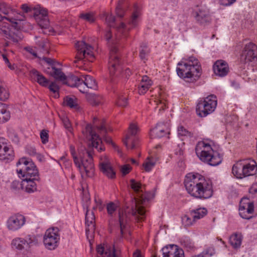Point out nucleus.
Instances as JSON below:
<instances>
[{"mask_svg":"<svg viewBox=\"0 0 257 257\" xmlns=\"http://www.w3.org/2000/svg\"><path fill=\"white\" fill-rule=\"evenodd\" d=\"M130 187L134 192L132 215L138 221L144 220L146 217L145 205L152 197L150 192L145 191L144 186L135 179L130 180Z\"/></svg>","mask_w":257,"mask_h":257,"instance_id":"obj_1","label":"nucleus"},{"mask_svg":"<svg viewBox=\"0 0 257 257\" xmlns=\"http://www.w3.org/2000/svg\"><path fill=\"white\" fill-rule=\"evenodd\" d=\"M178 66L176 69L178 75L187 82L196 81L202 74L201 65L194 57H190L187 62H179Z\"/></svg>","mask_w":257,"mask_h":257,"instance_id":"obj_2","label":"nucleus"},{"mask_svg":"<svg viewBox=\"0 0 257 257\" xmlns=\"http://www.w3.org/2000/svg\"><path fill=\"white\" fill-rule=\"evenodd\" d=\"M108 67L112 81H115V77L127 78L131 74L129 68H124L122 66L118 49L114 44L112 45L110 48Z\"/></svg>","mask_w":257,"mask_h":257,"instance_id":"obj_3","label":"nucleus"},{"mask_svg":"<svg viewBox=\"0 0 257 257\" xmlns=\"http://www.w3.org/2000/svg\"><path fill=\"white\" fill-rule=\"evenodd\" d=\"M70 151L74 162L76 166L79 169L82 176L92 177L94 175V168L92 154L91 151L85 150L84 151L80 152V162L75 155V148L72 145L70 146Z\"/></svg>","mask_w":257,"mask_h":257,"instance_id":"obj_4","label":"nucleus"},{"mask_svg":"<svg viewBox=\"0 0 257 257\" xmlns=\"http://www.w3.org/2000/svg\"><path fill=\"white\" fill-rule=\"evenodd\" d=\"M196 155L202 161L210 166H215L220 164L222 158L219 154L214 152L210 145L204 142H199L196 146Z\"/></svg>","mask_w":257,"mask_h":257,"instance_id":"obj_5","label":"nucleus"},{"mask_svg":"<svg viewBox=\"0 0 257 257\" xmlns=\"http://www.w3.org/2000/svg\"><path fill=\"white\" fill-rule=\"evenodd\" d=\"M17 172L20 178L39 179V172L31 159L22 158L17 163Z\"/></svg>","mask_w":257,"mask_h":257,"instance_id":"obj_6","label":"nucleus"},{"mask_svg":"<svg viewBox=\"0 0 257 257\" xmlns=\"http://www.w3.org/2000/svg\"><path fill=\"white\" fill-rule=\"evenodd\" d=\"M139 16V13L137 11L134 12L131 18L127 22V26H126L124 23L122 22L119 26H115V24L114 23L115 18L111 15H109L108 14L105 15V21L109 26L116 27L118 34L116 35L115 39L116 40H117L118 39V34H122L125 37L126 33L129 31L131 27L134 28L137 26L138 23Z\"/></svg>","mask_w":257,"mask_h":257,"instance_id":"obj_7","label":"nucleus"},{"mask_svg":"<svg viewBox=\"0 0 257 257\" xmlns=\"http://www.w3.org/2000/svg\"><path fill=\"white\" fill-rule=\"evenodd\" d=\"M198 173H189L185 177L184 185L187 192L192 196L198 198L200 189L201 177Z\"/></svg>","mask_w":257,"mask_h":257,"instance_id":"obj_8","label":"nucleus"},{"mask_svg":"<svg viewBox=\"0 0 257 257\" xmlns=\"http://www.w3.org/2000/svg\"><path fill=\"white\" fill-rule=\"evenodd\" d=\"M40 60L44 61L47 65L45 72L49 75L55 78L56 80H64V73L62 71V65L56 61L54 59L46 57L40 58Z\"/></svg>","mask_w":257,"mask_h":257,"instance_id":"obj_9","label":"nucleus"},{"mask_svg":"<svg viewBox=\"0 0 257 257\" xmlns=\"http://www.w3.org/2000/svg\"><path fill=\"white\" fill-rule=\"evenodd\" d=\"M217 105V99L214 95H210L200 100L196 106L197 114L200 117H205L214 111Z\"/></svg>","mask_w":257,"mask_h":257,"instance_id":"obj_10","label":"nucleus"},{"mask_svg":"<svg viewBox=\"0 0 257 257\" xmlns=\"http://www.w3.org/2000/svg\"><path fill=\"white\" fill-rule=\"evenodd\" d=\"M0 33L4 35L6 39L8 40L6 43V46H9V44L17 45L20 42L23 36L22 32L14 27L9 28L7 24L0 23Z\"/></svg>","mask_w":257,"mask_h":257,"instance_id":"obj_11","label":"nucleus"},{"mask_svg":"<svg viewBox=\"0 0 257 257\" xmlns=\"http://www.w3.org/2000/svg\"><path fill=\"white\" fill-rule=\"evenodd\" d=\"M57 227L49 228L46 231L43 236V242L46 248L53 250L58 246L60 239Z\"/></svg>","mask_w":257,"mask_h":257,"instance_id":"obj_12","label":"nucleus"},{"mask_svg":"<svg viewBox=\"0 0 257 257\" xmlns=\"http://www.w3.org/2000/svg\"><path fill=\"white\" fill-rule=\"evenodd\" d=\"M77 53L76 58L78 60L86 59L90 62L94 60L93 48L84 41L78 42L76 44Z\"/></svg>","mask_w":257,"mask_h":257,"instance_id":"obj_13","label":"nucleus"},{"mask_svg":"<svg viewBox=\"0 0 257 257\" xmlns=\"http://www.w3.org/2000/svg\"><path fill=\"white\" fill-rule=\"evenodd\" d=\"M38 241L34 235H27L25 238L17 237L12 240L13 247L19 250H28L30 248L36 244Z\"/></svg>","mask_w":257,"mask_h":257,"instance_id":"obj_14","label":"nucleus"},{"mask_svg":"<svg viewBox=\"0 0 257 257\" xmlns=\"http://www.w3.org/2000/svg\"><path fill=\"white\" fill-rule=\"evenodd\" d=\"M240 61L244 63L250 62L257 63L256 45L251 42L246 44L241 55Z\"/></svg>","mask_w":257,"mask_h":257,"instance_id":"obj_15","label":"nucleus"},{"mask_svg":"<svg viewBox=\"0 0 257 257\" xmlns=\"http://www.w3.org/2000/svg\"><path fill=\"white\" fill-rule=\"evenodd\" d=\"M26 217L22 214L16 213L10 216L7 220L6 226L11 231H16L25 224Z\"/></svg>","mask_w":257,"mask_h":257,"instance_id":"obj_16","label":"nucleus"},{"mask_svg":"<svg viewBox=\"0 0 257 257\" xmlns=\"http://www.w3.org/2000/svg\"><path fill=\"white\" fill-rule=\"evenodd\" d=\"M254 211L253 202L248 198H242L240 201L239 212L240 216L244 219H250Z\"/></svg>","mask_w":257,"mask_h":257,"instance_id":"obj_17","label":"nucleus"},{"mask_svg":"<svg viewBox=\"0 0 257 257\" xmlns=\"http://www.w3.org/2000/svg\"><path fill=\"white\" fill-rule=\"evenodd\" d=\"M83 133H86L87 138L90 141L89 145L97 149L98 151H103L105 148L102 142L101 139L95 133H93L91 125L87 124L85 127V130Z\"/></svg>","mask_w":257,"mask_h":257,"instance_id":"obj_18","label":"nucleus"},{"mask_svg":"<svg viewBox=\"0 0 257 257\" xmlns=\"http://www.w3.org/2000/svg\"><path fill=\"white\" fill-rule=\"evenodd\" d=\"M33 11V16L38 25L42 28H47L49 25L47 10L39 7L34 8Z\"/></svg>","mask_w":257,"mask_h":257,"instance_id":"obj_19","label":"nucleus"},{"mask_svg":"<svg viewBox=\"0 0 257 257\" xmlns=\"http://www.w3.org/2000/svg\"><path fill=\"white\" fill-rule=\"evenodd\" d=\"M200 189L198 199H208L213 195L212 182L210 180H206L203 176L201 177Z\"/></svg>","mask_w":257,"mask_h":257,"instance_id":"obj_20","label":"nucleus"},{"mask_svg":"<svg viewBox=\"0 0 257 257\" xmlns=\"http://www.w3.org/2000/svg\"><path fill=\"white\" fill-rule=\"evenodd\" d=\"M99 169L108 178L113 179L115 177V172L113 170L110 162L106 156L100 158Z\"/></svg>","mask_w":257,"mask_h":257,"instance_id":"obj_21","label":"nucleus"},{"mask_svg":"<svg viewBox=\"0 0 257 257\" xmlns=\"http://www.w3.org/2000/svg\"><path fill=\"white\" fill-rule=\"evenodd\" d=\"M78 86L79 90L82 93H87L89 89L95 90L97 87L95 80L90 75L83 76Z\"/></svg>","mask_w":257,"mask_h":257,"instance_id":"obj_22","label":"nucleus"},{"mask_svg":"<svg viewBox=\"0 0 257 257\" xmlns=\"http://www.w3.org/2000/svg\"><path fill=\"white\" fill-rule=\"evenodd\" d=\"M162 251L163 257H184L183 250L174 244L165 246Z\"/></svg>","mask_w":257,"mask_h":257,"instance_id":"obj_23","label":"nucleus"},{"mask_svg":"<svg viewBox=\"0 0 257 257\" xmlns=\"http://www.w3.org/2000/svg\"><path fill=\"white\" fill-rule=\"evenodd\" d=\"M169 134V130L166 124L163 122L158 123L156 126L150 131V137L152 139L160 138Z\"/></svg>","mask_w":257,"mask_h":257,"instance_id":"obj_24","label":"nucleus"},{"mask_svg":"<svg viewBox=\"0 0 257 257\" xmlns=\"http://www.w3.org/2000/svg\"><path fill=\"white\" fill-rule=\"evenodd\" d=\"M195 14V19L200 25L205 26L210 23L211 19L207 10L201 8Z\"/></svg>","mask_w":257,"mask_h":257,"instance_id":"obj_25","label":"nucleus"},{"mask_svg":"<svg viewBox=\"0 0 257 257\" xmlns=\"http://www.w3.org/2000/svg\"><path fill=\"white\" fill-rule=\"evenodd\" d=\"M86 234H92L95 230V216L92 211L87 210L85 214Z\"/></svg>","mask_w":257,"mask_h":257,"instance_id":"obj_26","label":"nucleus"},{"mask_svg":"<svg viewBox=\"0 0 257 257\" xmlns=\"http://www.w3.org/2000/svg\"><path fill=\"white\" fill-rule=\"evenodd\" d=\"M213 70L216 75L223 77L227 75L229 68L227 64L224 61L220 60L214 64Z\"/></svg>","mask_w":257,"mask_h":257,"instance_id":"obj_27","label":"nucleus"},{"mask_svg":"<svg viewBox=\"0 0 257 257\" xmlns=\"http://www.w3.org/2000/svg\"><path fill=\"white\" fill-rule=\"evenodd\" d=\"M243 161L245 177L255 174L257 171V164L256 162L250 158L243 159Z\"/></svg>","mask_w":257,"mask_h":257,"instance_id":"obj_28","label":"nucleus"},{"mask_svg":"<svg viewBox=\"0 0 257 257\" xmlns=\"http://www.w3.org/2000/svg\"><path fill=\"white\" fill-rule=\"evenodd\" d=\"M244 167L243 159L238 161L232 167V172L233 174L237 178L242 179L245 177Z\"/></svg>","mask_w":257,"mask_h":257,"instance_id":"obj_29","label":"nucleus"},{"mask_svg":"<svg viewBox=\"0 0 257 257\" xmlns=\"http://www.w3.org/2000/svg\"><path fill=\"white\" fill-rule=\"evenodd\" d=\"M30 73L31 77L35 79L40 85L44 87L48 86L49 81L37 70L32 69Z\"/></svg>","mask_w":257,"mask_h":257,"instance_id":"obj_30","label":"nucleus"},{"mask_svg":"<svg viewBox=\"0 0 257 257\" xmlns=\"http://www.w3.org/2000/svg\"><path fill=\"white\" fill-rule=\"evenodd\" d=\"M81 83V78L69 73L65 75V85L71 87H76L79 89L78 85Z\"/></svg>","mask_w":257,"mask_h":257,"instance_id":"obj_31","label":"nucleus"},{"mask_svg":"<svg viewBox=\"0 0 257 257\" xmlns=\"http://www.w3.org/2000/svg\"><path fill=\"white\" fill-rule=\"evenodd\" d=\"M22 185L24 187V190L28 193L34 192L37 190V184L36 181H38L39 179H22Z\"/></svg>","mask_w":257,"mask_h":257,"instance_id":"obj_32","label":"nucleus"},{"mask_svg":"<svg viewBox=\"0 0 257 257\" xmlns=\"http://www.w3.org/2000/svg\"><path fill=\"white\" fill-rule=\"evenodd\" d=\"M97 129L99 131L100 134L102 136L103 140L106 142V143L108 144H111L114 149L117 151L118 153H121V150L118 148V147L112 143L111 139L106 136V133L107 131L106 128L105 127L103 124H102L99 126H97Z\"/></svg>","mask_w":257,"mask_h":257,"instance_id":"obj_33","label":"nucleus"},{"mask_svg":"<svg viewBox=\"0 0 257 257\" xmlns=\"http://www.w3.org/2000/svg\"><path fill=\"white\" fill-rule=\"evenodd\" d=\"M152 85V81L147 76H143L139 87V93L140 94H145Z\"/></svg>","mask_w":257,"mask_h":257,"instance_id":"obj_34","label":"nucleus"},{"mask_svg":"<svg viewBox=\"0 0 257 257\" xmlns=\"http://www.w3.org/2000/svg\"><path fill=\"white\" fill-rule=\"evenodd\" d=\"M65 105L75 110L80 109L78 99L74 95L65 96Z\"/></svg>","mask_w":257,"mask_h":257,"instance_id":"obj_35","label":"nucleus"},{"mask_svg":"<svg viewBox=\"0 0 257 257\" xmlns=\"http://www.w3.org/2000/svg\"><path fill=\"white\" fill-rule=\"evenodd\" d=\"M207 210L204 208H198L191 210L190 214L193 218V221H195L197 219L203 217L207 214Z\"/></svg>","mask_w":257,"mask_h":257,"instance_id":"obj_36","label":"nucleus"},{"mask_svg":"<svg viewBox=\"0 0 257 257\" xmlns=\"http://www.w3.org/2000/svg\"><path fill=\"white\" fill-rule=\"evenodd\" d=\"M2 154H4L5 158L1 160V161L6 163L12 161L15 157L14 150L9 145H7V149H5V151L2 152Z\"/></svg>","mask_w":257,"mask_h":257,"instance_id":"obj_37","label":"nucleus"},{"mask_svg":"<svg viewBox=\"0 0 257 257\" xmlns=\"http://www.w3.org/2000/svg\"><path fill=\"white\" fill-rule=\"evenodd\" d=\"M150 53V49L146 43H142L140 46L139 56L140 59L145 62Z\"/></svg>","mask_w":257,"mask_h":257,"instance_id":"obj_38","label":"nucleus"},{"mask_svg":"<svg viewBox=\"0 0 257 257\" xmlns=\"http://www.w3.org/2000/svg\"><path fill=\"white\" fill-rule=\"evenodd\" d=\"M242 236L241 234L235 233L232 235L229 238V242L234 248L239 247L241 243Z\"/></svg>","mask_w":257,"mask_h":257,"instance_id":"obj_39","label":"nucleus"},{"mask_svg":"<svg viewBox=\"0 0 257 257\" xmlns=\"http://www.w3.org/2000/svg\"><path fill=\"white\" fill-rule=\"evenodd\" d=\"M89 102L94 106H97L101 103V97L94 94L89 93L87 95Z\"/></svg>","mask_w":257,"mask_h":257,"instance_id":"obj_40","label":"nucleus"},{"mask_svg":"<svg viewBox=\"0 0 257 257\" xmlns=\"http://www.w3.org/2000/svg\"><path fill=\"white\" fill-rule=\"evenodd\" d=\"M0 12L8 15L13 14L15 11L9 5L5 2H2L0 3Z\"/></svg>","mask_w":257,"mask_h":257,"instance_id":"obj_41","label":"nucleus"},{"mask_svg":"<svg viewBox=\"0 0 257 257\" xmlns=\"http://www.w3.org/2000/svg\"><path fill=\"white\" fill-rule=\"evenodd\" d=\"M116 104L120 107H125L127 105V97L123 95L121 93L118 94L117 96Z\"/></svg>","mask_w":257,"mask_h":257,"instance_id":"obj_42","label":"nucleus"},{"mask_svg":"<svg viewBox=\"0 0 257 257\" xmlns=\"http://www.w3.org/2000/svg\"><path fill=\"white\" fill-rule=\"evenodd\" d=\"M128 221V219L126 214H121L120 212L119 213V221L121 234L123 233V229L125 227V225L127 223Z\"/></svg>","mask_w":257,"mask_h":257,"instance_id":"obj_43","label":"nucleus"},{"mask_svg":"<svg viewBox=\"0 0 257 257\" xmlns=\"http://www.w3.org/2000/svg\"><path fill=\"white\" fill-rule=\"evenodd\" d=\"M155 162L153 158L148 157L143 164L144 169L147 172H150L155 165Z\"/></svg>","mask_w":257,"mask_h":257,"instance_id":"obj_44","label":"nucleus"},{"mask_svg":"<svg viewBox=\"0 0 257 257\" xmlns=\"http://www.w3.org/2000/svg\"><path fill=\"white\" fill-rule=\"evenodd\" d=\"M8 143L4 138H0V161L5 158L4 154L2 152L7 149Z\"/></svg>","mask_w":257,"mask_h":257,"instance_id":"obj_45","label":"nucleus"},{"mask_svg":"<svg viewBox=\"0 0 257 257\" xmlns=\"http://www.w3.org/2000/svg\"><path fill=\"white\" fill-rule=\"evenodd\" d=\"M123 2V0H119L116 8V14L119 18H122L124 14V11L122 6Z\"/></svg>","mask_w":257,"mask_h":257,"instance_id":"obj_46","label":"nucleus"},{"mask_svg":"<svg viewBox=\"0 0 257 257\" xmlns=\"http://www.w3.org/2000/svg\"><path fill=\"white\" fill-rule=\"evenodd\" d=\"M48 86L50 90L54 93V97L56 98H58L59 96V94L58 93L59 87L56 83L52 82L50 84H48Z\"/></svg>","mask_w":257,"mask_h":257,"instance_id":"obj_47","label":"nucleus"},{"mask_svg":"<svg viewBox=\"0 0 257 257\" xmlns=\"http://www.w3.org/2000/svg\"><path fill=\"white\" fill-rule=\"evenodd\" d=\"M215 253V248L212 246L207 247L201 253L203 257H211Z\"/></svg>","mask_w":257,"mask_h":257,"instance_id":"obj_48","label":"nucleus"},{"mask_svg":"<svg viewBox=\"0 0 257 257\" xmlns=\"http://www.w3.org/2000/svg\"><path fill=\"white\" fill-rule=\"evenodd\" d=\"M1 115H3V117H0V123H4L9 120L10 118V113L5 108L1 109Z\"/></svg>","mask_w":257,"mask_h":257,"instance_id":"obj_49","label":"nucleus"},{"mask_svg":"<svg viewBox=\"0 0 257 257\" xmlns=\"http://www.w3.org/2000/svg\"><path fill=\"white\" fill-rule=\"evenodd\" d=\"M80 18L90 23H93L95 21L94 16L91 13L81 14L80 15Z\"/></svg>","mask_w":257,"mask_h":257,"instance_id":"obj_50","label":"nucleus"},{"mask_svg":"<svg viewBox=\"0 0 257 257\" xmlns=\"http://www.w3.org/2000/svg\"><path fill=\"white\" fill-rule=\"evenodd\" d=\"M11 189L14 191H17L20 189H24L23 185H22V181L20 182L19 181L15 180L12 182L11 185Z\"/></svg>","mask_w":257,"mask_h":257,"instance_id":"obj_51","label":"nucleus"},{"mask_svg":"<svg viewBox=\"0 0 257 257\" xmlns=\"http://www.w3.org/2000/svg\"><path fill=\"white\" fill-rule=\"evenodd\" d=\"M40 138L42 141V143L43 144H45L48 142L49 139V134H48V131L46 130H43L40 132Z\"/></svg>","mask_w":257,"mask_h":257,"instance_id":"obj_52","label":"nucleus"},{"mask_svg":"<svg viewBox=\"0 0 257 257\" xmlns=\"http://www.w3.org/2000/svg\"><path fill=\"white\" fill-rule=\"evenodd\" d=\"M178 134L179 136H191V133L183 126H180L178 128Z\"/></svg>","mask_w":257,"mask_h":257,"instance_id":"obj_53","label":"nucleus"},{"mask_svg":"<svg viewBox=\"0 0 257 257\" xmlns=\"http://www.w3.org/2000/svg\"><path fill=\"white\" fill-rule=\"evenodd\" d=\"M9 94L6 89L0 86V100L5 101L9 97Z\"/></svg>","mask_w":257,"mask_h":257,"instance_id":"obj_54","label":"nucleus"},{"mask_svg":"<svg viewBox=\"0 0 257 257\" xmlns=\"http://www.w3.org/2000/svg\"><path fill=\"white\" fill-rule=\"evenodd\" d=\"M117 206L113 202H110L107 205V211L109 215H112L116 210Z\"/></svg>","mask_w":257,"mask_h":257,"instance_id":"obj_55","label":"nucleus"},{"mask_svg":"<svg viewBox=\"0 0 257 257\" xmlns=\"http://www.w3.org/2000/svg\"><path fill=\"white\" fill-rule=\"evenodd\" d=\"M105 254L107 257H118L116 253V250L114 247L112 249L109 248L108 249L105 251Z\"/></svg>","mask_w":257,"mask_h":257,"instance_id":"obj_56","label":"nucleus"},{"mask_svg":"<svg viewBox=\"0 0 257 257\" xmlns=\"http://www.w3.org/2000/svg\"><path fill=\"white\" fill-rule=\"evenodd\" d=\"M26 152L30 156H35L37 155L36 149L32 146H27L26 147Z\"/></svg>","mask_w":257,"mask_h":257,"instance_id":"obj_57","label":"nucleus"},{"mask_svg":"<svg viewBox=\"0 0 257 257\" xmlns=\"http://www.w3.org/2000/svg\"><path fill=\"white\" fill-rule=\"evenodd\" d=\"M138 130V127L134 124L132 123L130 124L129 127V132L132 136H135L137 133Z\"/></svg>","mask_w":257,"mask_h":257,"instance_id":"obj_58","label":"nucleus"},{"mask_svg":"<svg viewBox=\"0 0 257 257\" xmlns=\"http://www.w3.org/2000/svg\"><path fill=\"white\" fill-rule=\"evenodd\" d=\"M131 169V167L128 165H125L121 167V171L123 175L128 174Z\"/></svg>","mask_w":257,"mask_h":257,"instance_id":"obj_59","label":"nucleus"},{"mask_svg":"<svg viewBox=\"0 0 257 257\" xmlns=\"http://www.w3.org/2000/svg\"><path fill=\"white\" fill-rule=\"evenodd\" d=\"M236 0H219V3L221 5L228 6L234 3Z\"/></svg>","mask_w":257,"mask_h":257,"instance_id":"obj_60","label":"nucleus"},{"mask_svg":"<svg viewBox=\"0 0 257 257\" xmlns=\"http://www.w3.org/2000/svg\"><path fill=\"white\" fill-rule=\"evenodd\" d=\"M38 45L42 49L46 51L47 53L48 52L47 48V43L45 40H41V41H38Z\"/></svg>","mask_w":257,"mask_h":257,"instance_id":"obj_61","label":"nucleus"},{"mask_svg":"<svg viewBox=\"0 0 257 257\" xmlns=\"http://www.w3.org/2000/svg\"><path fill=\"white\" fill-rule=\"evenodd\" d=\"M183 221L185 223L186 225H191L193 224V221L191 218H190L188 216L185 215L183 218Z\"/></svg>","mask_w":257,"mask_h":257,"instance_id":"obj_62","label":"nucleus"},{"mask_svg":"<svg viewBox=\"0 0 257 257\" xmlns=\"http://www.w3.org/2000/svg\"><path fill=\"white\" fill-rule=\"evenodd\" d=\"M157 106L156 107L155 109L156 111H160L162 109H164L165 104L164 103L162 102L160 100H158L157 101Z\"/></svg>","mask_w":257,"mask_h":257,"instance_id":"obj_63","label":"nucleus"},{"mask_svg":"<svg viewBox=\"0 0 257 257\" xmlns=\"http://www.w3.org/2000/svg\"><path fill=\"white\" fill-rule=\"evenodd\" d=\"M24 49L26 51H27L28 52H29V53L32 54L33 56H34L35 57H38L36 51L32 47H25Z\"/></svg>","mask_w":257,"mask_h":257,"instance_id":"obj_64","label":"nucleus"}]
</instances>
